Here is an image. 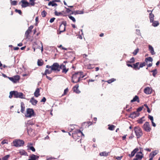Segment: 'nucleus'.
I'll return each instance as SVG.
<instances>
[{
	"mask_svg": "<svg viewBox=\"0 0 160 160\" xmlns=\"http://www.w3.org/2000/svg\"><path fill=\"white\" fill-rule=\"evenodd\" d=\"M83 75L82 72H78L72 75V81L73 83H77L82 80V78L86 76Z\"/></svg>",
	"mask_w": 160,
	"mask_h": 160,
	"instance_id": "1",
	"label": "nucleus"
},
{
	"mask_svg": "<svg viewBox=\"0 0 160 160\" xmlns=\"http://www.w3.org/2000/svg\"><path fill=\"white\" fill-rule=\"evenodd\" d=\"M82 136H84V134L80 130H77L72 133V137L75 141L81 140V137Z\"/></svg>",
	"mask_w": 160,
	"mask_h": 160,
	"instance_id": "2",
	"label": "nucleus"
},
{
	"mask_svg": "<svg viewBox=\"0 0 160 160\" xmlns=\"http://www.w3.org/2000/svg\"><path fill=\"white\" fill-rule=\"evenodd\" d=\"M13 96L15 98H19L21 99L25 98V95L21 92H18L17 91H12L10 92L9 98H11Z\"/></svg>",
	"mask_w": 160,
	"mask_h": 160,
	"instance_id": "3",
	"label": "nucleus"
},
{
	"mask_svg": "<svg viewBox=\"0 0 160 160\" xmlns=\"http://www.w3.org/2000/svg\"><path fill=\"white\" fill-rule=\"evenodd\" d=\"M134 131L137 138H139L143 135L142 129L139 126H136L134 128Z\"/></svg>",
	"mask_w": 160,
	"mask_h": 160,
	"instance_id": "4",
	"label": "nucleus"
},
{
	"mask_svg": "<svg viewBox=\"0 0 160 160\" xmlns=\"http://www.w3.org/2000/svg\"><path fill=\"white\" fill-rule=\"evenodd\" d=\"M32 48L33 49L34 52H35V49H41L42 52L43 50V48L42 42L41 41L33 42Z\"/></svg>",
	"mask_w": 160,
	"mask_h": 160,
	"instance_id": "5",
	"label": "nucleus"
},
{
	"mask_svg": "<svg viewBox=\"0 0 160 160\" xmlns=\"http://www.w3.org/2000/svg\"><path fill=\"white\" fill-rule=\"evenodd\" d=\"M24 142L22 140L16 139L14 140L12 142L13 145L16 147H19L23 146Z\"/></svg>",
	"mask_w": 160,
	"mask_h": 160,
	"instance_id": "6",
	"label": "nucleus"
},
{
	"mask_svg": "<svg viewBox=\"0 0 160 160\" xmlns=\"http://www.w3.org/2000/svg\"><path fill=\"white\" fill-rule=\"evenodd\" d=\"M142 128L143 130L147 132H150L151 130L150 124L148 122H146L142 126Z\"/></svg>",
	"mask_w": 160,
	"mask_h": 160,
	"instance_id": "7",
	"label": "nucleus"
},
{
	"mask_svg": "<svg viewBox=\"0 0 160 160\" xmlns=\"http://www.w3.org/2000/svg\"><path fill=\"white\" fill-rule=\"evenodd\" d=\"M34 115V112L32 108H28L26 110V113L25 115L26 117L30 118Z\"/></svg>",
	"mask_w": 160,
	"mask_h": 160,
	"instance_id": "8",
	"label": "nucleus"
},
{
	"mask_svg": "<svg viewBox=\"0 0 160 160\" xmlns=\"http://www.w3.org/2000/svg\"><path fill=\"white\" fill-rule=\"evenodd\" d=\"M66 25V22L63 21L62 23L60 25L59 30V34H60L61 32H63L65 30V27Z\"/></svg>",
	"mask_w": 160,
	"mask_h": 160,
	"instance_id": "9",
	"label": "nucleus"
},
{
	"mask_svg": "<svg viewBox=\"0 0 160 160\" xmlns=\"http://www.w3.org/2000/svg\"><path fill=\"white\" fill-rule=\"evenodd\" d=\"M52 71L59 72L60 71L59 64L57 62L54 63L52 65Z\"/></svg>",
	"mask_w": 160,
	"mask_h": 160,
	"instance_id": "10",
	"label": "nucleus"
},
{
	"mask_svg": "<svg viewBox=\"0 0 160 160\" xmlns=\"http://www.w3.org/2000/svg\"><path fill=\"white\" fill-rule=\"evenodd\" d=\"M33 26H30L25 32V36L26 38H28L30 37L29 34L32 32V29H33Z\"/></svg>",
	"mask_w": 160,
	"mask_h": 160,
	"instance_id": "11",
	"label": "nucleus"
},
{
	"mask_svg": "<svg viewBox=\"0 0 160 160\" xmlns=\"http://www.w3.org/2000/svg\"><path fill=\"white\" fill-rule=\"evenodd\" d=\"M143 154L141 152H138L136 155V158H134L132 160H142L143 157Z\"/></svg>",
	"mask_w": 160,
	"mask_h": 160,
	"instance_id": "12",
	"label": "nucleus"
},
{
	"mask_svg": "<svg viewBox=\"0 0 160 160\" xmlns=\"http://www.w3.org/2000/svg\"><path fill=\"white\" fill-rule=\"evenodd\" d=\"M92 123L91 122H87L83 123L82 124L81 127L80 128L81 129H83L84 128H86L87 127H88L90 125H92Z\"/></svg>",
	"mask_w": 160,
	"mask_h": 160,
	"instance_id": "13",
	"label": "nucleus"
},
{
	"mask_svg": "<svg viewBox=\"0 0 160 160\" xmlns=\"http://www.w3.org/2000/svg\"><path fill=\"white\" fill-rule=\"evenodd\" d=\"M21 3H22L21 6L22 8L29 7V2L26 1V0H22L21 2H19V4H20Z\"/></svg>",
	"mask_w": 160,
	"mask_h": 160,
	"instance_id": "14",
	"label": "nucleus"
},
{
	"mask_svg": "<svg viewBox=\"0 0 160 160\" xmlns=\"http://www.w3.org/2000/svg\"><path fill=\"white\" fill-rule=\"evenodd\" d=\"M144 92L147 94H151L152 92V89L149 87H147L144 90Z\"/></svg>",
	"mask_w": 160,
	"mask_h": 160,
	"instance_id": "15",
	"label": "nucleus"
},
{
	"mask_svg": "<svg viewBox=\"0 0 160 160\" xmlns=\"http://www.w3.org/2000/svg\"><path fill=\"white\" fill-rule=\"evenodd\" d=\"M78 87L79 85L78 84L76 85L72 88V90L73 92L77 93H79L80 92V91L78 89Z\"/></svg>",
	"mask_w": 160,
	"mask_h": 160,
	"instance_id": "16",
	"label": "nucleus"
},
{
	"mask_svg": "<svg viewBox=\"0 0 160 160\" xmlns=\"http://www.w3.org/2000/svg\"><path fill=\"white\" fill-rule=\"evenodd\" d=\"M139 113L137 111H135L131 113L130 115V117L132 118H134L139 115Z\"/></svg>",
	"mask_w": 160,
	"mask_h": 160,
	"instance_id": "17",
	"label": "nucleus"
},
{
	"mask_svg": "<svg viewBox=\"0 0 160 160\" xmlns=\"http://www.w3.org/2000/svg\"><path fill=\"white\" fill-rule=\"evenodd\" d=\"M39 156L32 154L29 157V158L28 160H36L38 159Z\"/></svg>",
	"mask_w": 160,
	"mask_h": 160,
	"instance_id": "18",
	"label": "nucleus"
},
{
	"mask_svg": "<svg viewBox=\"0 0 160 160\" xmlns=\"http://www.w3.org/2000/svg\"><path fill=\"white\" fill-rule=\"evenodd\" d=\"M139 150L138 148H136L133 150L131 152V154H129L128 156L130 158L133 157L136 153Z\"/></svg>",
	"mask_w": 160,
	"mask_h": 160,
	"instance_id": "19",
	"label": "nucleus"
},
{
	"mask_svg": "<svg viewBox=\"0 0 160 160\" xmlns=\"http://www.w3.org/2000/svg\"><path fill=\"white\" fill-rule=\"evenodd\" d=\"M59 67L60 68V71L61 69H62L63 70V72H64L66 73L67 72L68 70L66 69L65 65L63 64H61L60 66L59 65Z\"/></svg>",
	"mask_w": 160,
	"mask_h": 160,
	"instance_id": "20",
	"label": "nucleus"
},
{
	"mask_svg": "<svg viewBox=\"0 0 160 160\" xmlns=\"http://www.w3.org/2000/svg\"><path fill=\"white\" fill-rule=\"evenodd\" d=\"M140 64L139 62H137L133 64V69L135 70H139L140 69L139 66H138Z\"/></svg>",
	"mask_w": 160,
	"mask_h": 160,
	"instance_id": "21",
	"label": "nucleus"
},
{
	"mask_svg": "<svg viewBox=\"0 0 160 160\" xmlns=\"http://www.w3.org/2000/svg\"><path fill=\"white\" fill-rule=\"evenodd\" d=\"M34 95L36 97H38L40 95V89L39 88H37L36 89L34 93Z\"/></svg>",
	"mask_w": 160,
	"mask_h": 160,
	"instance_id": "22",
	"label": "nucleus"
},
{
	"mask_svg": "<svg viewBox=\"0 0 160 160\" xmlns=\"http://www.w3.org/2000/svg\"><path fill=\"white\" fill-rule=\"evenodd\" d=\"M139 102V97L137 95L135 96L133 99L131 101V102Z\"/></svg>",
	"mask_w": 160,
	"mask_h": 160,
	"instance_id": "23",
	"label": "nucleus"
},
{
	"mask_svg": "<svg viewBox=\"0 0 160 160\" xmlns=\"http://www.w3.org/2000/svg\"><path fill=\"white\" fill-rule=\"evenodd\" d=\"M30 102L33 105H36L38 102V101L36 100L33 97H32L30 99Z\"/></svg>",
	"mask_w": 160,
	"mask_h": 160,
	"instance_id": "24",
	"label": "nucleus"
},
{
	"mask_svg": "<svg viewBox=\"0 0 160 160\" xmlns=\"http://www.w3.org/2000/svg\"><path fill=\"white\" fill-rule=\"evenodd\" d=\"M21 112L22 113H23L25 110V106L24 103L22 102L21 103Z\"/></svg>",
	"mask_w": 160,
	"mask_h": 160,
	"instance_id": "25",
	"label": "nucleus"
},
{
	"mask_svg": "<svg viewBox=\"0 0 160 160\" xmlns=\"http://www.w3.org/2000/svg\"><path fill=\"white\" fill-rule=\"evenodd\" d=\"M66 10L65 11L64 14L63 16H68L69 18H70V14H69V13L70 12V9L69 8H66Z\"/></svg>",
	"mask_w": 160,
	"mask_h": 160,
	"instance_id": "26",
	"label": "nucleus"
},
{
	"mask_svg": "<svg viewBox=\"0 0 160 160\" xmlns=\"http://www.w3.org/2000/svg\"><path fill=\"white\" fill-rule=\"evenodd\" d=\"M149 50L150 51L152 55H153L155 54L153 48L150 45H149Z\"/></svg>",
	"mask_w": 160,
	"mask_h": 160,
	"instance_id": "27",
	"label": "nucleus"
},
{
	"mask_svg": "<svg viewBox=\"0 0 160 160\" xmlns=\"http://www.w3.org/2000/svg\"><path fill=\"white\" fill-rule=\"evenodd\" d=\"M154 17V15L152 13V12H151L149 14V18L150 22H152L153 21Z\"/></svg>",
	"mask_w": 160,
	"mask_h": 160,
	"instance_id": "28",
	"label": "nucleus"
},
{
	"mask_svg": "<svg viewBox=\"0 0 160 160\" xmlns=\"http://www.w3.org/2000/svg\"><path fill=\"white\" fill-rule=\"evenodd\" d=\"M13 77L14 80V82H16L17 81H18L20 78V76L19 75H16Z\"/></svg>",
	"mask_w": 160,
	"mask_h": 160,
	"instance_id": "29",
	"label": "nucleus"
},
{
	"mask_svg": "<svg viewBox=\"0 0 160 160\" xmlns=\"http://www.w3.org/2000/svg\"><path fill=\"white\" fill-rule=\"evenodd\" d=\"M48 6H52L56 7L58 5L57 3H55L53 1L50 2L48 4Z\"/></svg>",
	"mask_w": 160,
	"mask_h": 160,
	"instance_id": "30",
	"label": "nucleus"
},
{
	"mask_svg": "<svg viewBox=\"0 0 160 160\" xmlns=\"http://www.w3.org/2000/svg\"><path fill=\"white\" fill-rule=\"evenodd\" d=\"M109 152H100L99 154L101 156H107L109 155Z\"/></svg>",
	"mask_w": 160,
	"mask_h": 160,
	"instance_id": "31",
	"label": "nucleus"
},
{
	"mask_svg": "<svg viewBox=\"0 0 160 160\" xmlns=\"http://www.w3.org/2000/svg\"><path fill=\"white\" fill-rule=\"evenodd\" d=\"M19 153L21 155H28L27 153L23 150H21Z\"/></svg>",
	"mask_w": 160,
	"mask_h": 160,
	"instance_id": "32",
	"label": "nucleus"
},
{
	"mask_svg": "<svg viewBox=\"0 0 160 160\" xmlns=\"http://www.w3.org/2000/svg\"><path fill=\"white\" fill-rule=\"evenodd\" d=\"M35 0H29V7L34 6L35 4Z\"/></svg>",
	"mask_w": 160,
	"mask_h": 160,
	"instance_id": "33",
	"label": "nucleus"
},
{
	"mask_svg": "<svg viewBox=\"0 0 160 160\" xmlns=\"http://www.w3.org/2000/svg\"><path fill=\"white\" fill-rule=\"evenodd\" d=\"M144 118V117H143L141 118H140V119H139V120H137V122L138 123L140 124H142L143 122L144 121H145V120L143 119Z\"/></svg>",
	"mask_w": 160,
	"mask_h": 160,
	"instance_id": "34",
	"label": "nucleus"
},
{
	"mask_svg": "<svg viewBox=\"0 0 160 160\" xmlns=\"http://www.w3.org/2000/svg\"><path fill=\"white\" fill-rule=\"evenodd\" d=\"M108 126H109L108 127V129L112 131L115 128V126L113 125H108Z\"/></svg>",
	"mask_w": 160,
	"mask_h": 160,
	"instance_id": "35",
	"label": "nucleus"
},
{
	"mask_svg": "<svg viewBox=\"0 0 160 160\" xmlns=\"http://www.w3.org/2000/svg\"><path fill=\"white\" fill-rule=\"evenodd\" d=\"M152 58L150 57H148L145 59V61L146 62H147L148 61L152 62Z\"/></svg>",
	"mask_w": 160,
	"mask_h": 160,
	"instance_id": "36",
	"label": "nucleus"
},
{
	"mask_svg": "<svg viewBox=\"0 0 160 160\" xmlns=\"http://www.w3.org/2000/svg\"><path fill=\"white\" fill-rule=\"evenodd\" d=\"M152 25L154 27H156L158 25L159 23L158 21H154L152 22Z\"/></svg>",
	"mask_w": 160,
	"mask_h": 160,
	"instance_id": "37",
	"label": "nucleus"
},
{
	"mask_svg": "<svg viewBox=\"0 0 160 160\" xmlns=\"http://www.w3.org/2000/svg\"><path fill=\"white\" fill-rule=\"evenodd\" d=\"M10 157L9 155H7L2 158V160H8Z\"/></svg>",
	"mask_w": 160,
	"mask_h": 160,
	"instance_id": "38",
	"label": "nucleus"
},
{
	"mask_svg": "<svg viewBox=\"0 0 160 160\" xmlns=\"http://www.w3.org/2000/svg\"><path fill=\"white\" fill-rule=\"evenodd\" d=\"M43 62L42 60H38V65L39 66H41L43 65Z\"/></svg>",
	"mask_w": 160,
	"mask_h": 160,
	"instance_id": "39",
	"label": "nucleus"
},
{
	"mask_svg": "<svg viewBox=\"0 0 160 160\" xmlns=\"http://www.w3.org/2000/svg\"><path fill=\"white\" fill-rule=\"evenodd\" d=\"M47 12L45 10H43L41 12V15L42 17H45L47 15Z\"/></svg>",
	"mask_w": 160,
	"mask_h": 160,
	"instance_id": "40",
	"label": "nucleus"
},
{
	"mask_svg": "<svg viewBox=\"0 0 160 160\" xmlns=\"http://www.w3.org/2000/svg\"><path fill=\"white\" fill-rule=\"evenodd\" d=\"M52 70L51 69L50 70H49L48 69H46L45 71V74H50L52 73Z\"/></svg>",
	"mask_w": 160,
	"mask_h": 160,
	"instance_id": "41",
	"label": "nucleus"
},
{
	"mask_svg": "<svg viewBox=\"0 0 160 160\" xmlns=\"http://www.w3.org/2000/svg\"><path fill=\"white\" fill-rule=\"evenodd\" d=\"M151 72H152V75L154 77H155L156 74L157 73V71L156 69L152 70Z\"/></svg>",
	"mask_w": 160,
	"mask_h": 160,
	"instance_id": "42",
	"label": "nucleus"
},
{
	"mask_svg": "<svg viewBox=\"0 0 160 160\" xmlns=\"http://www.w3.org/2000/svg\"><path fill=\"white\" fill-rule=\"evenodd\" d=\"M116 80V79L114 78H112L111 79H109L108 80L107 82L108 83H110Z\"/></svg>",
	"mask_w": 160,
	"mask_h": 160,
	"instance_id": "43",
	"label": "nucleus"
},
{
	"mask_svg": "<svg viewBox=\"0 0 160 160\" xmlns=\"http://www.w3.org/2000/svg\"><path fill=\"white\" fill-rule=\"evenodd\" d=\"M55 14L56 16H59L60 15H63L62 12H58L57 11H55Z\"/></svg>",
	"mask_w": 160,
	"mask_h": 160,
	"instance_id": "44",
	"label": "nucleus"
},
{
	"mask_svg": "<svg viewBox=\"0 0 160 160\" xmlns=\"http://www.w3.org/2000/svg\"><path fill=\"white\" fill-rule=\"evenodd\" d=\"M135 62V59L133 57L132 58L130 59V61H128L127 62H129L130 63H133Z\"/></svg>",
	"mask_w": 160,
	"mask_h": 160,
	"instance_id": "45",
	"label": "nucleus"
},
{
	"mask_svg": "<svg viewBox=\"0 0 160 160\" xmlns=\"http://www.w3.org/2000/svg\"><path fill=\"white\" fill-rule=\"evenodd\" d=\"M84 13L83 11L82 10L81 11H77L75 12V14H82Z\"/></svg>",
	"mask_w": 160,
	"mask_h": 160,
	"instance_id": "46",
	"label": "nucleus"
},
{
	"mask_svg": "<svg viewBox=\"0 0 160 160\" xmlns=\"http://www.w3.org/2000/svg\"><path fill=\"white\" fill-rule=\"evenodd\" d=\"M139 49L138 48L135 49L133 52V55H136L139 52Z\"/></svg>",
	"mask_w": 160,
	"mask_h": 160,
	"instance_id": "47",
	"label": "nucleus"
},
{
	"mask_svg": "<svg viewBox=\"0 0 160 160\" xmlns=\"http://www.w3.org/2000/svg\"><path fill=\"white\" fill-rule=\"evenodd\" d=\"M144 106L147 108L148 112L149 113H150L151 112V110L147 105V104H144Z\"/></svg>",
	"mask_w": 160,
	"mask_h": 160,
	"instance_id": "48",
	"label": "nucleus"
},
{
	"mask_svg": "<svg viewBox=\"0 0 160 160\" xmlns=\"http://www.w3.org/2000/svg\"><path fill=\"white\" fill-rule=\"evenodd\" d=\"M1 143L2 144H8V141L7 140L4 139L1 142Z\"/></svg>",
	"mask_w": 160,
	"mask_h": 160,
	"instance_id": "49",
	"label": "nucleus"
},
{
	"mask_svg": "<svg viewBox=\"0 0 160 160\" xmlns=\"http://www.w3.org/2000/svg\"><path fill=\"white\" fill-rule=\"evenodd\" d=\"M17 2L16 1H12L11 2V4L12 5H16L17 4Z\"/></svg>",
	"mask_w": 160,
	"mask_h": 160,
	"instance_id": "50",
	"label": "nucleus"
},
{
	"mask_svg": "<svg viewBox=\"0 0 160 160\" xmlns=\"http://www.w3.org/2000/svg\"><path fill=\"white\" fill-rule=\"evenodd\" d=\"M146 63L145 62H143L142 63H141L139 65V67L140 68H142L143 67L145 66L146 65Z\"/></svg>",
	"mask_w": 160,
	"mask_h": 160,
	"instance_id": "51",
	"label": "nucleus"
},
{
	"mask_svg": "<svg viewBox=\"0 0 160 160\" xmlns=\"http://www.w3.org/2000/svg\"><path fill=\"white\" fill-rule=\"evenodd\" d=\"M68 91V88H66L65 89L63 94H62V96H63L66 95Z\"/></svg>",
	"mask_w": 160,
	"mask_h": 160,
	"instance_id": "52",
	"label": "nucleus"
},
{
	"mask_svg": "<svg viewBox=\"0 0 160 160\" xmlns=\"http://www.w3.org/2000/svg\"><path fill=\"white\" fill-rule=\"evenodd\" d=\"M143 108V106L140 107L138 108L137 109V110L136 111L137 112H140L142 110Z\"/></svg>",
	"mask_w": 160,
	"mask_h": 160,
	"instance_id": "53",
	"label": "nucleus"
},
{
	"mask_svg": "<svg viewBox=\"0 0 160 160\" xmlns=\"http://www.w3.org/2000/svg\"><path fill=\"white\" fill-rule=\"evenodd\" d=\"M15 12H18L19 13L20 15H21L22 13V11L21 10H18L17 9H16L15 10Z\"/></svg>",
	"mask_w": 160,
	"mask_h": 160,
	"instance_id": "54",
	"label": "nucleus"
},
{
	"mask_svg": "<svg viewBox=\"0 0 160 160\" xmlns=\"http://www.w3.org/2000/svg\"><path fill=\"white\" fill-rule=\"evenodd\" d=\"M148 118L151 120L152 122V121H153V119L152 116L149 115L148 116Z\"/></svg>",
	"mask_w": 160,
	"mask_h": 160,
	"instance_id": "55",
	"label": "nucleus"
},
{
	"mask_svg": "<svg viewBox=\"0 0 160 160\" xmlns=\"http://www.w3.org/2000/svg\"><path fill=\"white\" fill-rule=\"evenodd\" d=\"M29 149L33 152H35V149L33 146L30 147Z\"/></svg>",
	"mask_w": 160,
	"mask_h": 160,
	"instance_id": "56",
	"label": "nucleus"
},
{
	"mask_svg": "<svg viewBox=\"0 0 160 160\" xmlns=\"http://www.w3.org/2000/svg\"><path fill=\"white\" fill-rule=\"evenodd\" d=\"M97 79H89L88 81V82H93L95 81H97Z\"/></svg>",
	"mask_w": 160,
	"mask_h": 160,
	"instance_id": "57",
	"label": "nucleus"
},
{
	"mask_svg": "<svg viewBox=\"0 0 160 160\" xmlns=\"http://www.w3.org/2000/svg\"><path fill=\"white\" fill-rule=\"evenodd\" d=\"M155 156V154L154 155L153 154H152V153H151L149 155V157L150 158H152V159Z\"/></svg>",
	"mask_w": 160,
	"mask_h": 160,
	"instance_id": "58",
	"label": "nucleus"
},
{
	"mask_svg": "<svg viewBox=\"0 0 160 160\" xmlns=\"http://www.w3.org/2000/svg\"><path fill=\"white\" fill-rule=\"evenodd\" d=\"M130 63L127 62V65L129 67H131L133 68V65L129 64Z\"/></svg>",
	"mask_w": 160,
	"mask_h": 160,
	"instance_id": "59",
	"label": "nucleus"
},
{
	"mask_svg": "<svg viewBox=\"0 0 160 160\" xmlns=\"http://www.w3.org/2000/svg\"><path fill=\"white\" fill-rule=\"evenodd\" d=\"M55 19V18H51L50 19V23H52L53 22L54 20Z\"/></svg>",
	"mask_w": 160,
	"mask_h": 160,
	"instance_id": "60",
	"label": "nucleus"
},
{
	"mask_svg": "<svg viewBox=\"0 0 160 160\" xmlns=\"http://www.w3.org/2000/svg\"><path fill=\"white\" fill-rule=\"evenodd\" d=\"M46 99L45 97H43V98L41 100V102H45L46 101Z\"/></svg>",
	"mask_w": 160,
	"mask_h": 160,
	"instance_id": "61",
	"label": "nucleus"
},
{
	"mask_svg": "<svg viewBox=\"0 0 160 160\" xmlns=\"http://www.w3.org/2000/svg\"><path fill=\"white\" fill-rule=\"evenodd\" d=\"M71 20H72L73 22H76L75 18L72 16H71Z\"/></svg>",
	"mask_w": 160,
	"mask_h": 160,
	"instance_id": "62",
	"label": "nucleus"
},
{
	"mask_svg": "<svg viewBox=\"0 0 160 160\" xmlns=\"http://www.w3.org/2000/svg\"><path fill=\"white\" fill-rule=\"evenodd\" d=\"M58 47L59 48H61L62 50H67V49L66 48H63L61 45H60L59 46H58Z\"/></svg>",
	"mask_w": 160,
	"mask_h": 160,
	"instance_id": "63",
	"label": "nucleus"
},
{
	"mask_svg": "<svg viewBox=\"0 0 160 160\" xmlns=\"http://www.w3.org/2000/svg\"><path fill=\"white\" fill-rule=\"evenodd\" d=\"M8 78L11 81H12V82H14V80L13 78V77H8Z\"/></svg>",
	"mask_w": 160,
	"mask_h": 160,
	"instance_id": "64",
	"label": "nucleus"
}]
</instances>
